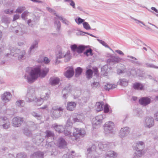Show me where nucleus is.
Wrapping results in <instances>:
<instances>
[{"instance_id":"nucleus-36","label":"nucleus","mask_w":158,"mask_h":158,"mask_svg":"<svg viewBox=\"0 0 158 158\" xmlns=\"http://www.w3.org/2000/svg\"><path fill=\"white\" fill-rule=\"evenodd\" d=\"M104 132L106 135L109 134V122H106L103 126Z\"/></svg>"},{"instance_id":"nucleus-26","label":"nucleus","mask_w":158,"mask_h":158,"mask_svg":"<svg viewBox=\"0 0 158 158\" xmlns=\"http://www.w3.org/2000/svg\"><path fill=\"white\" fill-rule=\"evenodd\" d=\"M11 20V19L6 16H3L2 17L1 22L6 24L7 26L10 23Z\"/></svg>"},{"instance_id":"nucleus-34","label":"nucleus","mask_w":158,"mask_h":158,"mask_svg":"<svg viewBox=\"0 0 158 158\" xmlns=\"http://www.w3.org/2000/svg\"><path fill=\"white\" fill-rule=\"evenodd\" d=\"M72 86L70 84L67 85L63 90L62 93H69L71 92L72 90Z\"/></svg>"},{"instance_id":"nucleus-54","label":"nucleus","mask_w":158,"mask_h":158,"mask_svg":"<svg viewBox=\"0 0 158 158\" xmlns=\"http://www.w3.org/2000/svg\"><path fill=\"white\" fill-rule=\"evenodd\" d=\"M27 156V155L24 153H20L17 154V158H25Z\"/></svg>"},{"instance_id":"nucleus-31","label":"nucleus","mask_w":158,"mask_h":158,"mask_svg":"<svg viewBox=\"0 0 158 158\" xmlns=\"http://www.w3.org/2000/svg\"><path fill=\"white\" fill-rule=\"evenodd\" d=\"M38 42L37 40L34 41L32 43L31 45L29 48L28 51L29 54H30L31 51L34 49L38 47Z\"/></svg>"},{"instance_id":"nucleus-33","label":"nucleus","mask_w":158,"mask_h":158,"mask_svg":"<svg viewBox=\"0 0 158 158\" xmlns=\"http://www.w3.org/2000/svg\"><path fill=\"white\" fill-rule=\"evenodd\" d=\"M54 24L56 27V30L59 31L61 28V23L60 21H57L56 18H54Z\"/></svg>"},{"instance_id":"nucleus-9","label":"nucleus","mask_w":158,"mask_h":158,"mask_svg":"<svg viewBox=\"0 0 158 158\" xmlns=\"http://www.w3.org/2000/svg\"><path fill=\"white\" fill-rule=\"evenodd\" d=\"M70 48L72 51L76 52L78 53H82L85 48V46L84 45H80L77 46L76 44L72 45Z\"/></svg>"},{"instance_id":"nucleus-16","label":"nucleus","mask_w":158,"mask_h":158,"mask_svg":"<svg viewBox=\"0 0 158 158\" xmlns=\"http://www.w3.org/2000/svg\"><path fill=\"white\" fill-rule=\"evenodd\" d=\"M74 73V71L73 67H69L64 73V74L66 77L70 78L73 76Z\"/></svg>"},{"instance_id":"nucleus-21","label":"nucleus","mask_w":158,"mask_h":158,"mask_svg":"<svg viewBox=\"0 0 158 158\" xmlns=\"http://www.w3.org/2000/svg\"><path fill=\"white\" fill-rule=\"evenodd\" d=\"M76 106V104L74 102H68L67 104V109L68 110L73 111L75 109Z\"/></svg>"},{"instance_id":"nucleus-41","label":"nucleus","mask_w":158,"mask_h":158,"mask_svg":"<svg viewBox=\"0 0 158 158\" xmlns=\"http://www.w3.org/2000/svg\"><path fill=\"white\" fill-rule=\"evenodd\" d=\"M25 54L26 52L25 51L23 50L21 51H20L19 52L18 56H17L18 60H20L22 59L24 57Z\"/></svg>"},{"instance_id":"nucleus-45","label":"nucleus","mask_w":158,"mask_h":158,"mask_svg":"<svg viewBox=\"0 0 158 158\" xmlns=\"http://www.w3.org/2000/svg\"><path fill=\"white\" fill-rule=\"evenodd\" d=\"M29 12L27 11H24L21 15V18L24 20L27 19V17L28 15Z\"/></svg>"},{"instance_id":"nucleus-25","label":"nucleus","mask_w":158,"mask_h":158,"mask_svg":"<svg viewBox=\"0 0 158 158\" xmlns=\"http://www.w3.org/2000/svg\"><path fill=\"white\" fill-rule=\"evenodd\" d=\"M20 50L16 47H14L11 50V55L15 57H17Z\"/></svg>"},{"instance_id":"nucleus-17","label":"nucleus","mask_w":158,"mask_h":158,"mask_svg":"<svg viewBox=\"0 0 158 158\" xmlns=\"http://www.w3.org/2000/svg\"><path fill=\"white\" fill-rule=\"evenodd\" d=\"M139 102L140 104L146 106L150 103L151 99L148 97H143L139 100Z\"/></svg>"},{"instance_id":"nucleus-23","label":"nucleus","mask_w":158,"mask_h":158,"mask_svg":"<svg viewBox=\"0 0 158 158\" xmlns=\"http://www.w3.org/2000/svg\"><path fill=\"white\" fill-rule=\"evenodd\" d=\"M115 126L114 123L111 121H109V135H114L116 132L114 129Z\"/></svg>"},{"instance_id":"nucleus-22","label":"nucleus","mask_w":158,"mask_h":158,"mask_svg":"<svg viewBox=\"0 0 158 158\" xmlns=\"http://www.w3.org/2000/svg\"><path fill=\"white\" fill-rule=\"evenodd\" d=\"M44 154L43 152L40 151L36 152L31 156V158H43Z\"/></svg>"},{"instance_id":"nucleus-20","label":"nucleus","mask_w":158,"mask_h":158,"mask_svg":"<svg viewBox=\"0 0 158 158\" xmlns=\"http://www.w3.org/2000/svg\"><path fill=\"white\" fill-rule=\"evenodd\" d=\"M53 144L54 143L52 142H47L45 147L46 149H48L47 151H48L50 152H54L53 150H54V147L53 146Z\"/></svg>"},{"instance_id":"nucleus-42","label":"nucleus","mask_w":158,"mask_h":158,"mask_svg":"<svg viewBox=\"0 0 158 158\" xmlns=\"http://www.w3.org/2000/svg\"><path fill=\"white\" fill-rule=\"evenodd\" d=\"M118 154L115 152L113 151H109V158H116Z\"/></svg>"},{"instance_id":"nucleus-57","label":"nucleus","mask_w":158,"mask_h":158,"mask_svg":"<svg viewBox=\"0 0 158 158\" xmlns=\"http://www.w3.org/2000/svg\"><path fill=\"white\" fill-rule=\"evenodd\" d=\"M97 40L99 43L102 44L103 46H104L106 47L109 48L108 45L104 41L101 40H99V39H97Z\"/></svg>"},{"instance_id":"nucleus-50","label":"nucleus","mask_w":158,"mask_h":158,"mask_svg":"<svg viewBox=\"0 0 158 158\" xmlns=\"http://www.w3.org/2000/svg\"><path fill=\"white\" fill-rule=\"evenodd\" d=\"M85 20L80 18L79 17H78L77 19H75V21L78 24H80L82 23H83L84 22Z\"/></svg>"},{"instance_id":"nucleus-48","label":"nucleus","mask_w":158,"mask_h":158,"mask_svg":"<svg viewBox=\"0 0 158 158\" xmlns=\"http://www.w3.org/2000/svg\"><path fill=\"white\" fill-rule=\"evenodd\" d=\"M145 67H147L158 69V67L155 66L152 64H150L148 63H145Z\"/></svg>"},{"instance_id":"nucleus-19","label":"nucleus","mask_w":158,"mask_h":158,"mask_svg":"<svg viewBox=\"0 0 158 158\" xmlns=\"http://www.w3.org/2000/svg\"><path fill=\"white\" fill-rule=\"evenodd\" d=\"M67 145V143L64 139L60 138L58 139V146L60 148H64Z\"/></svg>"},{"instance_id":"nucleus-60","label":"nucleus","mask_w":158,"mask_h":158,"mask_svg":"<svg viewBox=\"0 0 158 158\" xmlns=\"http://www.w3.org/2000/svg\"><path fill=\"white\" fill-rule=\"evenodd\" d=\"M103 110L105 113H107L109 112V107L107 104H106L104 106Z\"/></svg>"},{"instance_id":"nucleus-46","label":"nucleus","mask_w":158,"mask_h":158,"mask_svg":"<svg viewBox=\"0 0 158 158\" xmlns=\"http://www.w3.org/2000/svg\"><path fill=\"white\" fill-rule=\"evenodd\" d=\"M84 54L88 56L89 55L92 56L93 54L92 53V50L91 49L89 48L87 49L84 52Z\"/></svg>"},{"instance_id":"nucleus-53","label":"nucleus","mask_w":158,"mask_h":158,"mask_svg":"<svg viewBox=\"0 0 158 158\" xmlns=\"http://www.w3.org/2000/svg\"><path fill=\"white\" fill-rule=\"evenodd\" d=\"M142 155V152H136L134 153L133 155V158H139Z\"/></svg>"},{"instance_id":"nucleus-12","label":"nucleus","mask_w":158,"mask_h":158,"mask_svg":"<svg viewBox=\"0 0 158 158\" xmlns=\"http://www.w3.org/2000/svg\"><path fill=\"white\" fill-rule=\"evenodd\" d=\"M122 59L118 56H115L112 54H109V64L112 63L113 64L118 63L121 62Z\"/></svg>"},{"instance_id":"nucleus-1","label":"nucleus","mask_w":158,"mask_h":158,"mask_svg":"<svg viewBox=\"0 0 158 158\" xmlns=\"http://www.w3.org/2000/svg\"><path fill=\"white\" fill-rule=\"evenodd\" d=\"M49 71V69L45 68L41 71L39 67H35L32 69L28 75H25L24 77L27 80L28 83H31L39 77H45Z\"/></svg>"},{"instance_id":"nucleus-11","label":"nucleus","mask_w":158,"mask_h":158,"mask_svg":"<svg viewBox=\"0 0 158 158\" xmlns=\"http://www.w3.org/2000/svg\"><path fill=\"white\" fill-rule=\"evenodd\" d=\"M154 121L153 118L147 117L145 120L144 126L146 128H150L153 126Z\"/></svg>"},{"instance_id":"nucleus-37","label":"nucleus","mask_w":158,"mask_h":158,"mask_svg":"<svg viewBox=\"0 0 158 158\" xmlns=\"http://www.w3.org/2000/svg\"><path fill=\"white\" fill-rule=\"evenodd\" d=\"M82 72V69L80 67H77L75 69V77H78L81 74Z\"/></svg>"},{"instance_id":"nucleus-32","label":"nucleus","mask_w":158,"mask_h":158,"mask_svg":"<svg viewBox=\"0 0 158 158\" xmlns=\"http://www.w3.org/2000/svg\"><path fill=\"white\" fill-rule=\"evenodd\" d=\"M128 82L127 80L125 79H120L118 82V84L119 85L124 86H125L128 85Z\"/></svg>"},{"instance_id":"nucleus-29","label":"nucleus","mask_w":158,"mask_h":158,"mask_svg":"<svg viewBox=\"0 0 158 158\" xmlns=\"http://www.w3.org/2000/svg\"><path fill=\"white\" fill-rule=\"evenodd\" d=\"M144 87V86L139 83H135L133 84V88L135 89L142 90Z\"/></svg>"},{"instance_id":"nucleus-58","label":"nucleus","mask_w":158,"mask_h":158,"mask_svg":"<svg viewBox=\"0 0 158 158\" xmlns=\"http://www.w3.org/2000/svg\"><path fill=\"white\" fill-rule=\"evenodd\" d=\"M99 83L98 82L94 81L91 84V86L93 88H96L99 87Z\"/></svg>"},{"instance_id":"nucleus-56","label":"nucleus","mask_w":158,"mask_h":158,"mask_svg":"<svg viewBox=\"0 0 158 158\" xmlns=\"http://www.w3.org/2000/svg\"><path fill=\"white\" fill-rule=\"evenodd\" d=\"M130 18L131 19L134 20H135V23H137V24H139V23H141L143 25L145 26V24H144V23L143 22H142L140 21V20H139L136 19H135V18L132 17H131V16L130 17Z\"/></svg>"},{"instance_id":"nucleus-28","label":"nucleus","mask_w":158,"mask_h":158,"mask_svg":"<svg viewBox=\"0 0 158 158\" xmlns=\"http://www.w3.org/2000/svg\"><path fill=\"white\" fill-rule=\"evenodd\" d=\"M52 126L54 127L55 130L59 133L63 132L64 130V128L61 125L54 124Z\"/></svg>"},{"instance_id":"nucleus-7","label":"nucleus","mask_w":158,"mask_h":158,"mask_svg":"<svg viewBox=\"0 0 158 158\" xmlns=\"http://www.w3.org/2000/svg\"><path fill=\"white\" fill-rule=\"evenodd\" d=\"M24 118L21 117H16L13 118L12 124L15 127H20L24 121Z\"/></svg>"},{"instance_id":"nucleus-61","label":"nucleus","mask_w":158,"mask_h":158,"mask_svg":"<svg viewBox=\"0 0 158 158\" xmlns=\"http://www.w3.org/2000/svg\"><path fill=\"white\" fill-rule=\"evenodd\" d=\"M94 76L98 78H99L98 73V69L97 68H95L94 69Z\"/></svg>"},{"instance_id":"nucleus-52","label":"nucleus","mask_w":158,"mask_h":158,"mask_svg":"<svg viewBox=\"0 0 158 158\" xmlns=\"http://www.w3.org/2000/svg\"><path fill=\"white\" fill-rule=\"evenodd\" d=\"M31 114L34 117L38 119H40L41 118V116L39 114L33 112L31 113Z\"/></svg>"},{"instance_id":"nucleus-35","label":"nucleus","mask_w":158,"mask_h":158,"mask_svg":"<svg viewBox=\"0 0 158 158\" xmlns=\"http://www.w3.org/2000/svg\"><path fill=\"white\" fill-rule=\"evenodd\" d=\"M103 104L100 102H97L96 104L95 108L97 112H99L103 110Z\"/></svg>"},{"instance_id":"nucleus-40","label":"nucleus","mask_w":158,"mask_h":158,"mask_svg":"<svg viewBox=\"0 0 158 158\" xmlns=\"http://www.w3.org/2000/svg\"><path fill=\"white\" fill-rule=\"evenodd\" d=\"M45 133L46 134V138L53 137L54 135V133L53 132L49 130L46 131Z\"/></svg>"},{"instance_id":"nucleus-2","label":"nucleus","mask_w":158,"mask_h":158,"mask_svg":"<svg viewBox=\"0 0 158 158\" xmlns=\"http://www.w3.org/2000/svg\"><path fill=\"white\" fill-rule=\"evenodd\" d=\"M62 57L64 58V60L65 62H68L71 58L70 52L69 50H67L65 52L62 50H60L56 55V60L55 62V64H59L60 61L58 60V59H60Z\"/></svg>"},{"instance_id":"nucleus-51","label":"nucleus","mask_w":158,"mask_h":158,"mask_svg":"<svg viewBox=\"0 0 158 158\" xmlns=\"http://www.w3.org/2000/svg\"><path fill=\"white\" fill-rule=\"evenodd\" d=\"M83 27L85 29L88 30L91 29V27L88 24V23L87 22H85L83 23Z\"/></svg>"},{"instance_id":"nucleus-47","label":"nucleus","mask_w":158,"mask_h":158,"mask_svg":"<svg viewBox=\"0 0 158 158\" xmlns=\"http://www.w3.org/2000/svg\"><path fill=\"white\" fill-rule=\"evenodd\" d=\"M25 9L24 6H20L18 7L16 10L15 12L18 13H21Z\"/></svg>"},{"instance_id":"nucleus-49","label":"nucleus","mask_w":158,"mask_h":158,"mask_svg":"<svg viewBox=\"0 0 158 158\" xmlns=\"http://www.w3.org/2000/svg\"><path fill=\"white\" fill-rule=\"evenodd\" d=\"M24 134L27 136H30L31 135V131H29L27 128H25L23 130Z\"/></svg>"},{"instance_id":"nucleus-5","label":"nucleus","mask_w":158,"mask_h":158,"mask_svg":"<svg viewBox=\"0 0 158 158\" xmlns=\"http://www.w3.org/2000/svg\"><path fill=\"white\" fill-rule=\"evenodd\" d=\"M63 109L62 108L57 107L53 108L52 117L54 119H56L60 117L62 114L61 112L63 111Z\"/></svg>"},{"instance_id":"nucleus-3","label":"nucleus","mask_w":158,"mask_h":158,"mask_svg":"<svg viewBox=\"0 0 158 158\" xmlns=\"http://www.w3.org/2000/svg\"><path fill=\"white\" fill-rule=\"evenodd\" d=\"M36 99L35 88L32 87H29L26 94V100L28 102H31L34 101Z\"/></svg>"},{"instance_id":"nucleus-55","label":"nucleus","mask_w":158,"mask_h":158,"mask_svg":"<svg viewBox=\"0 0 158 158\" xmlns=\"http://www.w3.org/2000/svg\"><path fill=\"white\" fill-rule=\"evenodd\" d=\"M129 60L131 63L133 64H137L138 65H142V63L138 61H135L133 60Z\"/></svg>"},{"instance_id":"nucleus-39","label":"nucleus","mask_w":158,"mask_h":158,"mask_svg":"<svg viewBox=\"0 0 158 158\" xmlns=\"http://www.w3.org/2000/svg\"><path fill=\"white\" fill-rule=\"evenodd\" d=\"M93 73V71L91 69H88L86 72V75L87 78L89 79L92 78V77Z\"/></svg>"},{"instance_id":"nucleus-6","label":"nucleus","mask_w":158,"mask_h":158,"mask_svg":"<svg viewBox=\"0 0 158 158\" xmlns=\"http://www.w3.org/2000/svg\"><path fill=\"white\" fill-rule=\"evenodd\" d=\"M0 125L3 129H7L10 127V123L7 117H1L0 118Z\"/></svg>"},{"instance_id":"nucleus-38","label":"nucleus","mask_w":158,"mask_h":158,"mask_svg":"<svg viewBox=\"0 0 158 158\" xmlns=\"http://www.w3.org/2000/svg\"><path fill=\"white\" fill-rule=\"evenodd\" d=\"M56 16L60 20H62V22L66 25H68L69 24V22L66 20L65 19L63 18L62 16H60L58 14H56Z\"/></svg>"},{"instance_id":"nucleus-13","label":"nucleus","mask_w":158,"mask_h":158,"mask_svg":"<svg viewBox=\"0 0 158 158\" xmlns=\"http://www.w3.org/2000/svg\"><path fill=\"white\" fill-rule=\"evenodd\" d=\"M49 98V94L48 93H46L44 95H42L40 98H37L34 101L36 102V104L38 106H40L43 103L44 101L47 100Z\"/></svg>"},{"instance_id":"nucleus-27","label":"nucleus","mask_w":158,"mask_h":158,"mask_svg":"<svg viewBox=\"0 0 158 158\" xmlns=\"http://www.w3.org/2000/svg\"><path fill=\"white\" fill-rule=\"evenodd\" d=\"M60 81V80L58 77H51L50 79V83L52 85H54L58 84Z\"/></svg>"},{"instance_id":"nucleus-15","label":"nucleus","mask_w":158,"mask_h":158,"mask_svg":"<svg viewBox=\"0 0 158 158\" xmlns=\"http://www.w3.org/2000/svg\"><path fill=\"white\" fill-rule=\"evenodd\" d=\"M12 98V95L9 92L4 93L1 97L2 100L5 102H7L9 101Z\"/></svg>"},{"instance_id":"nucleus-63","label":"nucleus","mask_w":158,"mask_h":158,"mask_svg":"<svg viewBox=\"0 0 158 158\" xmlns=\"http://www.w3.org/2000/svg\"><path fill=\"white\" fill-rule=\"evenodd\" d=\"M21 30V28L19 27H15L14 28V30H13L14 31H15L16 33H17L19 32V31Z\"/></svg>"},{"instance_id":"nucleus-62","label":"nucleus","mask_w":158,"mask_h":158,"mask_svg":"<svg viewBox=\"0 0 158 158\" xmlns=\"http://www.w3.org/2000/svg\"><path fill=\"white\" fill-rule=\"evenodd\" d=\"M137 115L138 116L141 117L143 116V112L141 110L138 111Z\"/></svg>"},{"instance_id":"nucleus-18","label":"nucleus","mask_w":158,"mask_h":158,"mask_svg":"<svg viewBox=\"0 0 158 158\" xmlns=\"http://www.w3.org/2000/svg\"><path fill=\"white\" fill-rule=\"evenodd\" d=\"M144 147V145L143 142L139 141L136 143V146L134 147V149L137 152L140 153L143 150Z\"/></svg>"},{"instance_id":"nucleus-14","label":"nucleus","mask_w":158,"mask_h":158,"mask_svg":"<svg viewBox=\"0 0 158 158\" xmlns=\"http://www.w3.org/2000/svg\"><path fill=\"white\" fill-rule=\"evenodd\" d=\"M130 132V128L127 127L122 128L119 133V136L123 138L127 136Z\"/></svg>"},{"instance_id":"nucleus-30","label":"nucleus","mask_w":158,"mask_h":158,"mask_svg":"<svg viewBox=\"0 0 158 158\" xmlns=\"http://www.w3.org/2000/svg\"><path fill=\"white\" fill-rule=\"evenodd\" d=\"M98 147L100 150L105 151L108 148V145L104 143H99L98 144Z\"/></svg>"},{"instance_id":"nucleus-4","label":"nucleus","mask_w":158,"mask_h":158,"mask_svg":"<svg viewBox=\"0 0 158 158\" xmlns=\"http://www.w3.org/2000/svg\"><path fill=\"white\" fill-rule=\"evenodd\" d=\"M85 134V130L81 128H75L73 133V136L75 138V140L83 137Z\"/></svg>"},{"instance_id":"nucleus-10","label":"nucleus","mask_w":158,"mask_h":158,"mask_svg":"<svg viewBox=\"0 0 158 158\" xmlns=\"http://www.w3.org/2000/svg\"><path fill=\"white\" fill-rule=\"evenodd\" d=\"M103 119V117L102 115H100L96 116L93 118L92 123L94 126H100L102 122V120Z\"/></svg>"},{"instance_id":"nucleus-43","label":"nucleus","mask_w":158,"mask_h":158,"mask_svg":"<svg viewBox=\"0 0 158 158\" xmlns=\"http://www.w3.org/2000/svg\"><path fill=\"white\" fill-rule=\"evenodd\" d=\"M15 104L16 106L19 107H23L25 105V103L23 101L19 100L16 101Z\"/></svg>"},{"instance_id":"nucleus-59","label":"nucleus","mask_w":158,"mask_h":158,"mask_svg":"<svg viewBox=\"0 0 158 158\" xmlns=\"http://www.w3.org/2000/svg\"><path fill=\"white\" fill-rule=\"evenodd\" d=\"M130 74L133 76L137 75V71L135 69H131L130 71Z\"/></svg>"},{"instance_id":"nucleus-64","label":"nucleus","mask_w":158,"mask_h":158,"mask_svg":"<svg viewBox=\"0 0 158 158\" xmlns=\"http://www.w3.org/2000/svg\"><path fill=\"white\" fill-rule=\"evenodd\" d=\"M64 134L66 135L70 136L71 135V133L67 130H64L63 131Z\"/></svg>"},{"instance_id":"nucleus-44","label":"nucleus","mask_w":158,"mask_h":158,"mask_svg":"<svg viewBox=\"0 0 158 158\" xmlns=\"http://www.w3.org/2000/svg\"><path fill=\"white\" fill-rule=\"evenodd\" d=\"M64 1L69 3V5L72 6L73 8H75V4L73 0H64Z\"/></svg>"},{"instance_id":"nucleus-8","label":"nucleus","mask_w":158,"mask_h":158,"mask_svg":"<svg viewBox=\"0 0 158 158\" xmlns=\"http://www.w3.org/2000/svg\"><path fill=\"white\" fill-rule=\"evenodd\" d=\"M96 146L93 144L90 148L87 149V151L89 153L87 155V158H98V157L95 155L96 153Z\"/></svg>"},{"instance_id":"nucleus-24","label":"nucleus","mask_w":158,"mask_h":158,"mask_svg":"<svg viewBox=\"0 0 158 158\" xmlns=\"http://www.w3.org/2000/svg\"><path fill=\"white\" fill-rule=\"evenodd\" d=\"M84 116L82 115L78 114L77 116L73 118V120L74 122H82L84 120Z\"/></svg>"}]
</instances>
